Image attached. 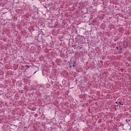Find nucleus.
I'll return each instance as SVG.
<instances>
[{"label":"nucleus","mask_w":131,"mask_h":131,"mask_svg":"<svg viewBox=\"0 0 131 131\" xmlns=\"http://www.w3.org/2000/svg\"><path fill=\"white\" fill-rule=\"evenodd\" d=\"M74 66H75V64H73V67H74Z\"/></svg>","instance_id":"nucleus-4"},{"label":"nucleus","mask_w":131,"mask_h":131,"mask_svg":"<svg viewBox=\"0 0 131 131\" xmlns=\"http://www.w3.org/2000/svg\"><path fill=\"white\" fill-rule=\"evenodd\" d=\"M117 50H118V47H116Z\"/></svg>","instance_id":"nucleus-2"},{"label":"nucleus","mask_w":131,"mask_h":131,"mask_svg":"<svg viewBox=\"0 0 131 131\" xmlns=\"http://www.w3.org/2000/svg\"><path fill=\"white\" fill-rule=\"evenodd\" d=\"M120 105H123V104H122L121 102H120Z\"/></svg>","instance_id":"nucleus-3"},{"label":"nucleus","mask_w":131,"mask_h":131,"mask_svg":"<svg viewBox=\"0 0 131 131\" xmlns=\"http://www.w3.org/2000/svg\"><path fill=\"white\" fill-rule=\"evenodd\" d=\"M119 53H120V54H122V53H123V52H122V47L119 48Z\"/></svg>","instance_id":"nucleus-1"}]
</instances>
